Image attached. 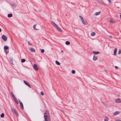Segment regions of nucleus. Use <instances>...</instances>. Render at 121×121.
Returning <instances> with one entry per match:
<instances>
[{"instance_id": "412c9836", "label": "nucleus", "mask_w": 121, "mask_h": 121, "mask_svg": "<svg viewBox=\"0 0 121 121\" xmlns=\"http://www.w3.org/2000/svg\"><path fill=\"white\" fill-rule=\"evenodd\" d=\"M9 47H8L7 46H5L4 47V49H5V50H7L8 49H9Z\"/></svg>"}, {"instance_id": "6e6552de", "label": "nucleus", "mask_w": 121, "mask_h": 121, "mask_svg": "<svg viewBox=\"0 0 121 121\" xmlns=\"http://www.w3.org/2000/svg\"><path fill=\"white\" fill-rule=\"evenodd\" d=\"M29 50L32 52H35V50L33 48H30Z\"/></svg>"}, {"instance_id": "39448f33", "label": "nucleus", "mask_w": 121, "mask_h": 121, "mask_svg": "<svg viewBox=\"0 0 121 121\" xmlns=\"http://www.w3.org/2000/svg\"><path fill=\"white\" fill-rule=\"evenodd\" d=\"M33 68L36 70L37 71L38 70V68L37 65L36 64H34L33 66Z\"/></svg>"}, {"instance_id": "ddd939ff", "label": "nucleus", "mask_w": 121, "mask_h": 121, "mask_svg": "<svg viewBox=\"0 0 121 121\" xmlns=\"http://www.w3.org/2000/svg\"><path fill=\"white\" fill-rule=\"evenodd\" d=\"M108 118L107 116H106L104 118V121H108Z\"/></svg>"}, {"instance_id": "5701e85b", "label": "nucleus", "mask_w": 121, "mask_h": 121, "mask_svg": "<svg viewBox=\"0 0 121 121\" xmlns=\"http://www.w3.org/2000/svg\"><path fill=\"white\" fill-rule=\"evenodd\" d=\"M10 59V61L11 63L13 65V59Z\"/></svg>"}, {"instance_id": "72a5a7b5", "label": "nucleus", "mask_w": 121, "mask_h": 121, "mask_svg": "<svg viewBox=\"0 0 121 121\" xmlns=\"http://www.w3.org/2000/svg\"><path fill=\"white\" fill-rule=\"evenodd\" d=\"M28 44L29 45H32V44L30 43L29 41L28 42Z\"/></svg>"}, {"instance_id": "b1692460", "label": "nucleus", "mask_w": 121, "mask_h": 121, "mask_svg": "<svg viewBox=\"0 0 121 121\" xmlns=\"http://www.w3.org/2000/svg\"><path fill=\"white\" fill-rule=\"evenodd\" d=\"M65 44L67 45H68L70 44V43L68 41H66L65 42Z\"/></svg>"}, {"instance_id": "473e14b6", "label": "nucleus", "mask_w": 121, "mask_h": 121, "mask_svg": "<svg viewBox=\"0 0 121 121\" xmlns=\"http://www.w3.org/2000/svg\"><path fill=\"white\" fill-rule=\"evenodd\" d=\"M100 3L103 5H104L105 4L103 2H100Z\"/></svg>"}, {"instance_id": "0eeeda50", "label": "nucleus", "mask_w": 121, "mask_h": 121, "mask_svg": "<svg viewBox=\"0 0 121 121\" xmlns=\"http://www.w3.org/2000/svg\"><path fill=\"white\" fill-rule=\"evenodd\" d=\"M116 102L117 103H121V99L119 98L116 99L115 100Z\"/></svg>"}, {"instance_id": "79ce46f5", "label": "nucleus", "mask_w": 121, "mask_h": 121, "mask_svg": "<svg viewBox=\"0 0 121 121\" xmlns=\"http://www.w3.org/2000/svg\"><path fill=\"white\" fill-rule=\"evenodd\" d=\"M61 52H63V50H62V51H61Z\"/></svg>"}, {"instance_id": "f257e3e1", "label": "nucleus", "mask_w": 121, "mask_h": 121, "mask_svg": "<svg viewBox=\"0 0 121 121\" xmlns=\"http://www.w3.org/2000/svg\"><path fill=\"white\" fill-rule=\"evenodd\" d=\"M52 24L59 31L62 32V30L61 29L59 28L58 26L54 22L52 21Z\"/></svg>"}, {"instance_id": "a211bd4d", "label": "nucleus", "mask_w": 121, "mask_h": 121, "mask_svg": "<svg viewBox=\"0 0 121 121\" xmlns=\"http://www.w3.org/2000/svg\"><path fill=\"white\" fill-rule=\"evenodd\" d=\"M12 16V13L8 14V17H10Z\"/></svg>"}, {"instance_id": "4c0bfd02", "label": "nucleus", "mask_w": 121, "mask_h": 121, "mask_svg": "<svg viewBox=\"0 0 121 121\" xmlns=\"http://www.w3.org/2000/svg\"><path fill=\"white\" fill-rule=\"evenodd\" d=\"M109 2V3H110L111 2V0H108Z\"/></svg>"}, {"instance_id": "423d86ee", "label": "nucleus", "mask_w": 121, "mask_h": 121, "mask_svg": "<svg viewBox=\"0 0 121 121\" xmlns=\"http://www.w3.org/2000/svg\"><path fill=\"white\" fill-rule=\"evenodd\" d=\"M2 39L4 40V41H6L7 39V37L5 36L4 35H3L2 37Z\"/></svg>"}, {"instance_id": "c756f323", "label": "nucleus", "mask_w": 121, "mask_h": 121, "mask_svg": "<svg viewBox=\"0 0 121 121\" xmlns=\"http://www.w3.org/2000/svg\"><path fill=\"white\" fill-rule=\"evenodd\" d=\"M75 72V71L74 70H73L72 71V73L73 74H74Z\"/></svg>"}, {"instance_id": "2eb2a0df", "label": "nucleus", "mask_w": 121, "mask_h": 121, "mask_svg": "<svg viewBox=\"0 0 121 121\" xmlns=\"http://www.w3.org/2000/svg\"><path fill=\"white\" fill-rule=\"evenodd\" d=\"M117 48H116L114 51V55H116L117 52Z\"/></svg>"}, {"instance_id": "c9c22d12", "label": "nucleus", "mask_w": 121, "mask_h": 121, "mask_svg": "<svg viewBox=\"0 0 121 121\" xmlns=\"http://www.w3.org/2000/svg\"><path fill=\"white\" fill-rule=\"evenodd\" d=\"M108 36L110 38H112V36H111V35H108Z\"/></svg>"}, {"instance_id": "aec40b11", "label": "nucleus", "mask_w": 121, "mask_h": 121, "mask_svg": "<svg viewBox=\"0 0 121 121\" xmlns=\"http://www.w3.org/2000/svg\"><path fill=\"white\" fill-rule=\"evenodd\" d=\"M95 32H92L91 33V35L92 36H94L95 35Z\"/></svg>"}, {"instance_id": "f03ea898", "label": "nucleus", "mask_w": 121, "mask_h": 121, "mask_svg": "<svg viewBox=\"0 0 121 121\" xmlns=\"http://www.w3.org/2000/svg\"><path fill=\"white\" fill-rule=\"evenodd\" d=\"M44 114V117L45 121H48L47 118L49 117H50L49 113L46 112Z\"/></svg>"}, {"instance_id": "e433bc0d", "label": "nucleus", "mask_w": 121, "mask_h": 121, "mask_svg": "<svg viewBox=\"0 0 121 121\" xmlns=\"http://www.w3.org/2000/svg\"><path fill=\"white\" fill-rule=\"evenodd\" d=\"M115 68L116 69H118V67H117V66H115Z\"/></svg>"}, {"instance_id": "4468645a", "label": "nucleus", "mask_w": 121, "mask_h": 121, "mask_svg": "<svg viewBox=\"0 0 121 121\" xmlns=\"http://www.w3.org/2000/svg\"><path fill=\"white\" fill-rule=\"evenodd\" d=\"M13 98L14 100L16 102V103L17 104H18V102L16 98V97H15Z\"/></svg>"}, {"instance_id": "4be33fe9", "label": "nucleus", "mask_w": 121, "mask_h": 121, "mask_svg": "<svg viewBox=\"0 0 121 121\" xmlns=\"http://www.w3.org/2000/svg\"><path fill=\"white\" fill-rule=\"evenodd\" d=\"M36 26V25H35V24L34 25L33 28H34V29L35 30H38L37 29L35 28V27Z\"/></svg>"}, {"instance_id": "6ab92c4d", "label": "nucleus", "mask_w": 121, "mask_h": 121, "mask_svg": "<svg viewBox=\"0 0 121 121\" xmlns=\"http://www.w3.org/2000/svg\"><path fill=\"white\" fill-rule=\"evenodd\" d=\"M55 62L56 64L57 65H60V63L57 61L56 60Z\"/></svg>"}, {"instance_id": "9d476101", "label": "nucleus", "mask_w": 121, "mask_h": 121, "mask_svg": "<svg viewBox=\"0 0 121 121\" xmlns=\"http://www.w3.org/2000/svg\"><path fill=\"white\" fill-rule=\"evenodd\" d=\"M23 82H24V83L26 85H27L28 86H29L30 88H31V86L25 80H24Z\"/></svg>"}, {"instance_id": "c85d7f7f", "label": "nucleus", "mask_w": 121, "mask_h": 121, "mask_svg": "<svg viewBox=\"0 0 121 121\" xmlns=\"http://www.w3.org/2000/svg\"><path fill=\"white\" fill-rule=\"evenodd\" d=\"M121 50L120 49L118 51V54H121Z\"/></svg>"}, {"instance_id": "58836bf2", "label": "nucleus", "mask_w": 121, "mask_h": 121, "mask_svg": "<svg viewBox=\"0 0 121 121\" xmlns=\"http://www.w3.org/2000/svg\"><path fill=\"white\" fill-rule=\"evenodd\" d=\"M109 2V3H110L111 2V0H108Z\"/></svg>"}, {"instance_id": "dca6fc26", "label": "nucleus", "mask_w": 121, "mask_h": 121, "mask_svg": "<svg viewBox=\"0 0 121 121\" xmlns=\"http://www.w3.org/2000/svg\"><path fill=\"white\" fill-rule=\"evenodd\" d=\"M93 53L95 55L99 53V52H96L95 51H94L93 52Z\"/></svg>"}, {"instance_id": "f8f14e48", "label": "nucleus", "mask_w": 121, "mask_h": 121, "mask_svg": "<svg viewBox=\"0 0 121 121\" xmlns=\"http://www.w3.org/2000/svg\"><path fill=\"white\" fill-rule=\"evenodd\" d=\"M98 59L97 56H94L93 58V60L94 61H96Z\"/></svg>"}, {"instance_id": "bb28decb", "label": "nucleus", "mask_w": 121, "mask_h": 121, "mask_svg": "<svg viewBox=\"0 0 121 121\" xmlns=\"http://www.w3.org/2000/svg\"><path fill=\"white\" fill-rule=\"evenodd\" d=\"M110 23H113L114 22L112 20H110Z\"/></svg>"}, {"instance_id": "393cba45", "label": "nucleus", "mask_w": 121, "mask_h": 121, "mask_svg": "<svg viewBox=\"0 0 121 121\" xmlns=\"http://www.w3.org/2000/svg\"><path fill=\"white\" fill-rule=\"evenodd\" d=\"M11 95L12 96V97L13 98L15 97V96L14 95V94H13V93L12 92H11Z\"/></svg>"}, {"instance_id": "1a4fd4ad", "label": "nucleus", "mask_w": 121, "mask_h": 121, "mask_svg": "<svg viewBox=\"0 0 121 121\" xmlns=\"http://www.w3.org/2000/svg\"><path fill=\"white\" fill-rule=\"evenodd\" d=\"M19 101V102L21 107L22 109H24V107L22 103L21 102H20Z\"/></svg>"}, {"instance_id": "20e7f679", "label": "nucleus", "mask_w": 121, "mask_h": 121, "mask_svg": "<svg viewBox=\"0 0 121 121\" xmlns=\"http://www.w3.org/2000/svg\"><path fill=\"white\" fill-rule=\"evenodd\" d=\"M11 110L15 114V115L16 116H18V113L15 109L13 108H12L11 109Z\"/></svg>"}, {"instance_id": "2f4dec72", "label": "nucleus", "mask_w": 121, "mask_h": 121, "mask_svg": "<svg viewBox=\"0 0 121 121\" xmlns=\"http://www.w3.org/2000/svg\"><path fill=\"white\" fill-rule=\"evenodd\" d=\"M40 93L42 95H44V94L43 92H41Z\"/></svg>"}, {"instance_id": "a19ab883", "label": "nucleus", "mask_w": 121, "mask_h": 121, "mask_svg": "<svg viewBox=\"0 0 121 121\" xmlns=\"http://www.w3.org/2000/svg\"><path fill=\"white\" fill-rule=\"evenodd\" d=\"M1 31V29L0 28V32Z\"/></svg>"}, {"instance_id": "7ed1b4c3", "label": "nucleus", "mask_w": 121, "mask_h": 121, "mask_svg": "<svg viewBox=\"0 0 121 121\" xmlns=\"http://www.w3.org/2000/svg\"><path fill=\"white\" fill-rule=\"evenodd\" d=\"M79 17L80 18V20L82 22V23L84 25H86V24L85 22V20L83 18V17L81 15L79 16Z\"/></svg>"}, {"instance_id": "ea45409f", "label": "nucleus", "mask_w": 121, "mask_h": 121, "mask_svg": "<svg viewBox=\"0 0 121 121\" xmlns=\"http://www.w3.org/2000/svg\"><path fill=\"white\" fill-rule=\"evenodd\" d=\"M120 18L121 19V15H120Z\"/></svg>"}, {"instance_id": "f3484780", "label": "nucleus", "mask_w": 121, "mask_h": 121, "mask_svg": "<svg viewBox=\"0 0 121 121\" xmlns=\"http://www.w3.org/2000/svg\"><path fill=\"white\" fill-rule=\"evenodd\" d=\"M100 13V11H99L98 12H96L95 13V15L96 16H97L99 15Z\"/></svg>"}, {"instance_id": "9b49d317", "label": "nucleus", "mask_w": 121, "mask_h": 121, "mask_svg": "<svg viewBox=\"0 0 121 121\" xmlns=\"http://www.w3.org/2000/svg\"><path fill=\"white\" fill-rule=\"evenodd\" d=\"M120 112L119 111H116L114 113V116H115L117 115L118 114H119Z\"/></svg>"}, {"instance_id": "f704fd0d", "label": "nucleus", "mask_w": 121, "mask_h": 121, "mask_svg": "<svg viewBox=\"0 0 121 121\" xmlns=\"http://www.w3.org/2000/svg\"><path fill=\"white\" fill-rule=\"evenodd\" d=\"M115 121H121V120H120L118 119L116 120H115Z\"/></svg>"}, {"instance_id": "a878e982", "label": "nucleus", "mask_w": 121, "mask_h": 121, "mask_svg": "<svg viewBox=\"0 0 121 121\" xmlns=\"http://www.w3.org/2000/svg\"><path fill=\"white\" fill-rule=\"evenodd\" d=\"M4 113H2L0 115L1 117L2 118H3V117H4Z\"/></svg>"}, {"instance_id": "7c9ffc66", "label": "nucleus", "mask_w": 121, "mask_h": 121, "mask_svg": "<svg viewBox=\"0 0 121 121\" xmlns=\"http://www.w3.org/2000/svg\"><path fill=\"white\" fill-rule=\"evenodd\" d=\"M44 50L43 49H42L41 51V52L42 53H43L44 52Z\"/></svg>"}, {"instance_id": "cd10ccee", "label": "nucleus", "mask_w": 121, "mask_h": 121, "mask_svg": "<svg viewBox=\"0 0 121 121\" xmlns=\"http://www.w3.org/2000/svg\"><path fill=\"white\" fill-rule=\"evenodd\" d=\"M26 61V60L24 59H22L21 60V62L22 63Z\"/></svg>"}]
</instances>
